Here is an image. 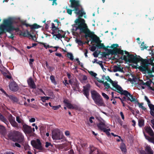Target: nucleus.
<instances>
[{"label":"nucleus","instance_id":"35","mask_svg":"<svg viewBox=\"0 0 154 154\" xmlns=\"http://www.w3.org/2000/svg\"><path fill=\"white\" fill-rule=\"evenodd\" d=\"M102 63H103L102 61H99L97 63V64L99 65L100 66H101L102 69L103 70V71H105L106 70V69L105 68H104V66H103Z\"/></svg>","mask_w":154,"mask_h":154},{"label":"nucleus","instance_id":"22","mask_svg":"<svg viewBox=\"0 0 154 154\" xmlns=\"http://www.w3.org/2000/svg\"><path fill=\"white\" fill-rule=\"evenodd\" d=\"M96 47L98 49L103 48L105 50V51H107V48L109 47V46H108L106 47L104 45L103 43H101V42H98L97 44L96 45Z\"/></svg>","mask_w":154,"mask_h":154},{"label":"nucleus","instance_id":"6","mask_svg":"<svg viewBox=\"0 0 154 154\" xmlns=\"http://www.w3.org/2000/svg\"><path fill=\"white\" fill-rule=\"evenodd\" d=\"M143 60V65L139 67L140 70L142 72L146 71L148 69V65H151L152 66V71L154 72V57H152L150 59H144Z\"/></svg>","mask_w":154,"mask_h":154},{"label":"nucleus","instance_id":"40","mask_svg":"<svg viewBox=\"0 0 154 154\" xmlns=\"http://www.w3.org/2000/svg\"><path fill=\"white\" fill-rule=\"evenodd\" d=\"M67 57H68V58H69L70 60H73V56L72 54L71 53H68L67 54Z\"/></svg>","mask_w":154,"mask_h":154},{"label":"nucleus","instance_id":"20","mask_svg":"<svg viewBox=\"0 0 154 154\" xmlns=\"http://www.w3.org/2000/svg\"><path fill=\"white\" fill-rule=\"evenodd\" d=\"M120 148L123 154H126L127 153L126 147L124 143L122 142L121 143Z\"/></svg>","mask_w":154,"mask_h":154},{"label":"nucleus","instance_id":"10","mask_svg":"<svg viewBox=\"0 0 154 154\" xmlns=\"http://www.w3.org/2000/svg\"><path fill=\"white\" fill-rule=\"evenodd\" d=\"M117 82L116 81H112L111 84L113 87L115 88V89L113 88H110L111 90L115 91L117 92L120 93L121 94L123 93L124 90H123L122 87L117 84Z\"/></svg>","mask_w":154,"mask_h":154},{"label":"nucleus","instance_id":"44","mask_svg":"<svg viewBox=\"0 0 154 154\" xmlns=\"http://www.w3.org/2000/svg\"><path fill=\"white\" fill-rule=\"evenodd\" d=\"M103 84L104 85V86L106 88L108 89L109 88H111L110 87L109 84L108 83L106 82H104Z\"/></svg>","mask_w":154,"mask_h":154},{"label":"nucleus","instance_id":"30","mask_svg":"<svg viewBox=\"0 0 154 154\" xmlns=\"http://www.w3.org/2000/svg\"><path fill=\"white\" fill-rule=\"evenodd\" d=\"M88 79L87 77L85 75H83L82 77V79L80 81L81 83L83 84H85L86 83V81Z\"/></svg>","mask_w":154,"mask_h":154},{"label":"nucleus","instance_id":"1","mask_svg":"<svg viewBox=\"0 0 154 154\" xmlns=\"http://www.w3.org/2000/svg\"><path fill=\"white\" fill-rule=\"evenodd\" d=\"M69 2H71L70 7L74 9L73 10L66 9L67 12L71 15L72 11H73L75 14L79 16L78 18L76 19L75 21L76 25L78 26L77 27H79L82 23V20H84L82 18V17L84 15H85L86 13L81 5L79 0H70Z\"/></svg>","mask_w":154,"mask_h":154},{"label":"nucleus","instance_id":"7","mask_svg":"<svg viewBox=\"0 0 154 154\" xmlns=\"http://www.w3.org/2000/svg\"><path fill=\"white\" fill-rule=\"evenodd\" d=\"M91 97L94 103L99 106H103L104 102L100 95L97 91L95 90L91 91Z\"/></svg>","mask_w":154,"mask_h":154},{"label":"nucleus","instance_id":"45","mask_svg":"<svg viewBox=\"0 0 154 154\" xmlns=\"http://www.w3.org/2000/svg\"><path fill=\"white\" fill-rule=\"evenodd\" d=\"M76 42L78 43L79 45L80 46L83 45L84 44L83 41L80 39H77Z\"/></svg>","mask_w":154,"mask_h":154},{"label":"nucleus","instance_id":"31","mask_svg":"<svg viewBox=\"0 0 154 154\" xmlns=\"http://www.w3.org/2000/svg\"><path fill=\"white\" fill-rule=\"evenodd\" d=\"M138 126L140 127H142L144 125V120L143 119H139L138 121Z\"/></svg>","mask_w":154,"mask_h":154},{"label":"nucleus","instance_id":"12","mask_svg":"<svg viewBox=\"0 0 154 154\" xmlns=\"http://www.w3.org/2000/svg\"><path fill=\"white\" fill-rule=\"evenodd\" d=\"M90 87L91 85L89 84H88L86 85L83 87V94L88 99H89V91Z\"/></svg>","mask_w":154,"mask_h":154},{"label":"nucleus","instance_id":"19","mask_svg":"<svg viewBox=\"0 0 154 154\" xmlns=\"http://www.w3.org/2000/svg\"><path fill=\"white\" fill-rule=\"evenodd\" d=\"M27 82L29 85L30 88L33 89H35L36 88V85L32 78H29L27 80Z\"/></svg>","mask_w":154,"mask_h":154},{"label":"nucleus","instance_id":"53","mask_svg":"<svg viewBox=\"0 0 154 154\" xmlns=\"http://www.w3.org/2000/svg\"><path fill=\"white\" fill-rule=\"evenodd\" d=\"M81 145L82 148L88 146L87 143L85 142L81 143Z\"/></svg>","mask_w":154,"mask_h":154},{"label":"nucleus","instance_id":"13","mask_svg":"<svg viewBox=\"0 0 154 154\" xmlns=\"http://www.w3.org/2000/svg\"><path fill=\"white\" fill-rule=\"evenodd\" d=\"M9 87L10 90L14 92L17 91L19 89L17 84L14 81L10 83Z\"/></svg>","mask_w":154,"mask_h":154},{"label":"nucleus","instance_id":"39","mask_svg":"<svg viewBox=\"0 0 154 154\" xmlns=\"http://www.w3.org/2000/svg\"><path fill=\"white\" fill-rule=\"evenodd\" d=\"M72 87L73 90L74 91H77V89H79V88L78 82H77L75 84V85H74V86L73 87Z\"/></svg>","mask_w":154,"mask_h":154},{"label":"nucleus","instance_id":"37","mask_svg":"<svg viewBox=\"0 0 154 154\" xmlns=\"http://www.w3.org/2000/svg\"><path fill=\"white\" fill-rule=\"evenodd\" d=\"M50 79L52 83H54L55 85L56 84V82L54 76L53 75H51L50 77Z\"/></svg>","mask_w":154,"mask_h":154},{"label":"nucleus","instance_id":"27","mask_svg":"<svg viewBox=\"0 0 154 154\" xmlns=\"http://www.w3.org/2000/svg\"><path fill=\"white\" fill-rule=\"evenodd\" d=\"M145 150L147 154H153V150L149 146H146L145 147Z\"/></svg>","mask_w":154,"mask_h":154},{"label":"nucleus","instance_id":"21","mask_svg":"<svg viewBox=\"0 0 154 154\" xmlns=\"http://www.w3.org/2000/svg\"><path fill=\"white\" fill-rule=\"evenodd\" d=\"M0 120L5 123L7 126L9 125L7 119L0 112Z\"/></svg>","mask_w":154,"mask_h":154},{"label":"nucleus","instance_id":"34","mask_svg":"<svg viewBox=\"0 0 154 154\" xmlns=\"http://www.w3.org/2000/svg\"><path fill=\"white\" fill-rule=\"evenodd\" d=\"M40 27H41V26H40L39 25H38L36 23H34L32 25L31 29H38V28Z\"/></svg>","mask_w":154,"mask_h":154},{"label":"nucleus","instance_id":"16","mask_svg":"<svg viewBox=\"0 0 154 154\" xmlns=\"http://www.w3.org/2000/svg\"><path fill=\"white\" fill-rule=\"evenodd\" d=\"M144 129L146 132L151 137L150 138H153L154 137V132L152 128L149 126H146Z\"/></svg>","mask_w":154,"mask_h":154},{"label":"nucleus","instance_id":"55","mask_svg":"<svg viewBox=\"0 0 154 154\" xmlns=\"http://www.w3.org/2000/svg\"><path fill=\"white\" fill-rule=\"evenodd\" d=\"M106 79L107 80V81L110 82L111 83L113 81H112L111 79L109 77V76H108L106 77Z\"/></svg>","mask_w":154,"mask_h":154},{"label":"nucleus","instance_id":"28","mask_svg":"<svg viewBox=\"0 0 154 154\" xmlns=\"http://www.w3.org/2000/svg\"><path fill=\"white\" fill-rule=\"evenodd\" d=\"M89 148L90 149L89 154H96L95 152L96 149L93 145H90Z\"/></svg>","mask_w":154,"mask_h":154},{"label":"nucleus","instance_id":"33","mask_svg":"<svg viewBox=\"0 0 154 154\" xmlns=\"http://www.w3.org/2000/svg\"><path fill=\"white\" fill-rule=\"evenodd\" d=\"M12 101L14 102H17L18 101V100L17 97L13 95H9L8 97Z\"/></svg>","mask_w":154,"mask_h":154},{"label":"nucleus","instance_id":"29","mask_svg":"<svg viewBox=\"0 0 154 154\" xmlns=\"http://www.w3.org/2000/svg\"><path fill=\"white\" fill-rule=\"evenodd\" d=\"M69 82L72 87H73L74 85H75V84L78 82L76 79H72L69 80Z\"/></svg>","mask_w":154,"mask_h":154},{"label":"nucleus","instance_id":"52","mask_svg":"<svg viewBox=\"0 0 154 154\" xmlns=\"http://www.w3.org/2000/svg\"><path fill=\"white\" fill-rule=\"evenodd\" d=\"M39 43L43 45L44 46V48H45L46 49H47L48 48H49V45H46V44L44 43L43 42H40Z\"/></svg>","mask_w":154,"mask_h":154},{"label":"nucleus","instance_id":"47","mask_svg":"<svg viewBox=\"0 0 154 154\" xmlns=\"http://www.w3.org/2000/svg\"><path fill=\"white\" fill-rule=\"evenodd\" d=\"M60 106H61L60 105L55 106H52V108L54 110H56L59 109Z\"/></svg>","mask_w":154,"mask_h":154},{"label":"nucleus","instance_id":"51","mask_svg":"<svg viewBox=\"0 0 154 154\" xmlns=\"http://www.w3.org/2000/svg\"><path fill=\"white\" fill-rule=\"evenodd\" d=\"M108 136H109L110 135V133L109 132L106 130V128H105L103 131Z\"/></svg>","mask_w":154,"mask_h":154},{"label":"nucleus","instance_id":"15","mask_svg":"<svg viewBox=\"0 0 154 154\" xmlns=\"http://www.w3.org/2000/svg\"><path fill=\"white\" fill-rule=\"evenodd\" d=\"M8 119L12 126L15 127H18V124L15 121V117H14L11 114L9 116Z\"/></svg>","mask_w":154,"mask_h":154},{"label":"nucleus","instance_id":"36","mask_svg":"<svg viewBox=\"0 0 154 154\" xmlns=\"http://www.w3.org/2000/svg\"><path fill=\"white\" fill-rule=\"evenodd\" d=\"M66 106L67 108L70 109H76L75 107L71 103H68V104L66 105Z\"/></svg>","mask_w":154,"mask_h":154},{"label":"nucleus","instance_id":"4","mask_svg":"<svg viewBox=\"0 0 154 154\" xmlns=\"http://www.w3.org/2000/svg\"><path fill=\"white\" fill-rule=\"evenodd\" d=\"M124 52L125 54H127V56L125 55H123V57L122 56L119 57V59L124 60L126 62L133 63L136 64L140 61L142 65H143V60H144V59L142 58L139 56H137L136 55L134 56L133 54H130L126 51H125Z\"/></svg>","mask_w":154,"mask_h":154},{"label":"nucleus","instance_id":"49","mask_svg":"<svg viewBox=\"0 0 154 154\" xmlns=\"http://www.w3.org/2000/svg\"><path fill=\"white\" fill-rule=\"evenodd\" d=\"M152 82L151 81H147L146 83H143V85H146L148 86H149L151 84Z\"/></svg>","mask_w":154,"mask_h":154},{"label":"nucleus","instance_id":"48","mask_svg":"<svg viewBox=\"0 0 154 154\" xmlns=\"http://www.w3.org/2000/svg\"><path fill=\"white\" fill-rule=\"evenodd\" d=\"M102 96L106 100H108L109 99V96L107 95H106L105 93H102Z\"/></svg>","mask_w":154,"mask_h":154},{"label":"nucleus","instance_id":"2","mask_svg":"<svg viewBox=\"0 0 154 154\" xmlns=\"http://www.w3.org/2000/svg\"><path fill=\"white\" fill-rule=\"evenodd\" d=\"M82 23L79 27H76V29H79L80 33H83L85 35V38L86 39L88 38H91L92 39V42L97 44L98 42H101L99 38L94 34V32H91L88 29L87 24L85 23V20H82Z\"/></svg>","mask_w":154,"mask_h":154},{"label":"nucleus","instance_id":"50","mask_svg":"<svg viewBox=\"0 0 154 154\" xmlns=\"http://www.w3.org/2000/svg\"><path fill=\"white\" fill-rule=\"evenodd\" d=\"M138 104L139 105V107L141 108L144 111H145L146 110V108L143 106V103H138Z\"/></svg>","mask_w":154,"mask_h":154},{"label":"nucleus","instance_id":"23","mask_svg":"<svg viewBox=\"0 0 154 154\" xmlns=\"http://www.w3.org/2000/svg\"><path fill=\"white\" fill-rule=\"evenodd\" d=\"M27 34L29 36L31 37L33 40H35L34 39V38H35V40H36L35 35H31V33L28 31H27V33L25 32H22V34H20V35H22L23 36L26 37L27 36Z\"/></svg>","mask_w":154,"mask_h":154},{"label":"nucleus","instance_id":"61","mask_svg":"<svg viewBox=\"0 0 154 154\" xmlns=\"http://www.w3.org/2000/svg\"><path fill=\"white\" fill-rule=\"evenodd\" d=\"M34 60L33 59H30L29 61V64L30 66L32 64V62L34 61Z\"/></svg>","mask_w":154,"mask_h":154},{"label":"nucleus","instance_id":"46","mask_svg":"<svg viewBox=\"0 0 154 154\" xmlns=\"http://www.w3.org/2000/svg\"><path fill=\"white\" fill-rule=\"evenodd\" d=\"M16 121L19 123H22V121L23 120L19 116H17L16 117Z\"/></svg>","mask_w":154,"mask_h":154},{"label":"nucleus","instance_id":"59","mask_svg":"<svg viewBox=\"0 0 154 154\" xmlns=\"http://www.w3.org/2000/svg\"><path fill=\"white\" fill-rule=\"evenodd\" d=\"M96 46H92L91 48V51H94L96 49Z\"/></svg>","mask_w":154,"mask_h":154},{"label":"nucleus","instance_id":"54","mask_svg":"<svg viewBox=\"0 0 154 154\" xmlns=\"http://www.w3.org/2000/svg\"><path fill=\"white\" fill-rule=\"evenodd\" d=\"M51 28L52 29H58V28L55 26L54 23H51Z\"/></svg>","mask_w":154,"mask_h":154},{"label":"nucleus","instance_id":"58","mask_svg":"<svg viewBox=\"0 0 154 154\" xmlns=\"http://www.w3.org/2000/svg\"><path fill=\"white\" fill-rule=\"evenodd\" d=\"M75 60L77 62V63H79V64L81 66V67H82L83 68V65L80 64V63H81L80 62V61L79 60V58H76Z\"/></svg>","mask_w":154,"mask_h":154},{"label":"nucleus","instance_id":"42","mask_svg":"<svg viewBox=\"0 0 154 154\" xmlns=\"http://www.w3.org/2000/svg\"><path fill=\"white\" fill-rule=\"evenodd\" d=\"M5 127L2 125H0V132L3 134L5 131Z\"/></svg>","mask_w":154,"mask_h":154},{"label":"nucleus","instance_id":"56","mask_svg":"<svg viewBox=\"0 0 154 154\" xmlns=\"http://www.w3.org/2000/svg\"><path fill=\"white\" fill-rule=\"evenodd\" d=\"M52 32L51 33V34L54 37L56 35V34H55L54 33H56L55 31H56L57 29H52Z\"/></svg>","mask_w":154,"mask_h":154},{"label":"nucleus","instance_id":"57","mask_svg":"<svg viewBox=\"0 0 154 154\" xmlns=\"http://www.w3.org/2000/svg\"><path fill=\"white\" fill-rule=\"evenodd\" d=\"M24 148L25 150H30V147L28 145L24 146Z\"/></svg>","mask_w":154,"mask_h":154},{"label":"nucleus","instance_id":"32","mask_svg":"<svg viewBox=\"0 0 154 154\" xmlns=\"http://www.w3.org/2000/svg\"><path fill=\"white\" fill-rule=\"evenodd\" d=\"M59 31H60L59 30H58V31L57 32L58 33L56 34V35L55 36H56V38H55V39H56V38H57L58 39H60L62 38H64L65 37V34L62 35L59 33Z\"/></svg>","mask_w":154,"mask_h":154},{"label":"nucleus","instance_id":"8","mask_svg":"<svg viewBox=\"0 0 154 154\" xmlns=\"http://www.w3.org/2000/svg\"><path fill=\"white\" fill-rule=\"evenodd\" d=\"M119 47V45L118 44H113L111 47H109V48H112L113 49H108L107 48V51H108V54H111L112 55H117L118 56V55L121 54L123 55L124 54V51L121 50L120 48H118L117 47Z\"/></svg>","mask_w":154,"mask_h":154},{"label":"nucleus","instance_id":"63","mask_svg":"<svg viewBox=\"0 0 154 154\" xmlns=\"http://www.w3.org/2000/svg\"><path fill=\"white\" fill-rule=\"evenodd\" d=\"M153 110L150 109V114L152 116L154 117V112H153Z\"/></svg>","mask_w":154,"mask_h":154},{"label":"nucleus","instance_id":"9","mask_svg":"<svg viewBox=\"0 0 154 154\" xmlns=\"http://www.w3.org/2000/svg\"><path fill=\"white\" fill-rule=\"evenodd\" d=\"M52 137L54 140H59L63 139L64 135L60 132V130L56 129L54 130L52 132Z\"/></svg>","mask_w":154,"mask_h":154},{"label":"nucleus","instance_id":"18","mask_svg":"<svg viewBox=\"0 0 154 154\" xmlns=\"http://www.w3.org/2000/svg\"><path fill=\"white\" fill-rule=\"evenodd\" d=\"M97 126L98 129L102 131L106 128V127L105 124V122L103 120L100 121L99 123L97 124Z\"/></svg>","mask_w":154,"mask_h":154},{"label":"nucleus","instance_id":"26","mask_svg":"<svg viewBox=\"0 0 154 154\" xmlns=\"http://www.w3.org/2000/svg\"><path fill=\"white\" fill-rule=\"evenodd\" d=\"M143 133L145 139L149 142L154 144V137L153 138H150L149 136L146 134L144 132H143Z\"/></svg>","mask_w":154,"mask_h":154},{"label":"nucleus","instance_id":"17","mask_svg":"<svg viewBox=\"0 0 154 154\" xmlns=\"http://www.w3.org/2000/svg\"><path fill=\"white\" fill-rule=\"evenodd\" d=\"M121 95H125L127 97H128V96H129L131 97V102H134L136 103L137 102H138V100H137L134 97V96L129 93L128 91L126 90H124L123 93Z\"/></svg>","mask_w":154,"mask_h":154},{"label":"nucleus","instance_id":"25","mask_svg":"<svg viewBox=\"0 0 154 154\" xmlns=\"http://www.w3.org/2000/svg\"><path fill=\"white\" fill-rule=\"evenodd\" d=\"M113 71L114 72H115L117 71H119L121 72H123L124 71L123 69V68H121L119 65L117 66L115 65L113 66Z\"/></svg>","mask_w":154,"mask_h":154},{"label":"nucleus","instance_id":"41","mask_svg":"<svg viewBox=\"0 0 154 154\" xmlns=\"http://www.w3.org/2000/svg\"><path fill=\"white\" fill-rule=\"evenodd\" d=\"M50 98V97H41V100L42 101V102H45L46 100H49Z\"/></svg>","mask_w":154,"mask_h":154},{"label":"nucleus","instance_id":"62","mask_svg":"<svg viewBox=\"0 0 154 154\" xmlns=\"http://www.w3.org/2000/svg\"><path fill=\"white\" fill-rule=\"evenodd\" d=\"M35 119L34 118H31L29 120V121L30 122H33L35 121Z\"/></svg>","mask_w":154,"mask_h":154},{"label":"nucleus","instance_id":"60","mask_svg":"<svg viewBox=\"0 0 154 154\" xmlns=\"http://www.w3.org/2000/svg\"><path fill=\"white\" fill-rule=\"evenodd\" d=\"M93 55L94 57H97L98 56V54L96 51H95L93 53Z\"/></svg>","mask_w":154,"mask_h":154},{"label":"nucleus","instance_id":"11","mask_svg":"<svg viewBox=\"0 0 154 154\" xmlns=\"http://www.w3.org/2000/svg\"><path fill=\"white\" fill-rule=\"evenodd\" d=\"M31 144L33 147L35 149L42 150L43 149L42 143L39 139H37L36 141L32 140L31 141Z\"/></svg>","mask_w":154,"mask_h":154},{"label":"nucleus","instance_id":"14","mask_svg":"<svg viewBox=\"0 0 154 154\" xmlns=\"http://www.w3.org/2000/svg\"><path fill=\"white\" fill-rule=\"evenodd\" d=\"M23 125V129L26 134H30L32 132V128L26 124H22Z\"/></svg>","mask_w":154,"mask_h":154},{"label":"nucleus","instance_id":"24","mask_svg":"<svg viewBox=\"0 0 154 154\" xmlns=\"http://www.w3.org/2000/svg\"><path fill=\"white\" fill-rule=\"evenodd\" d=\"M145 99L147 102L148 106L150 109L151 110H153V111H154V105L151 104V102L150 101L146 96H145Z\"/></svg>","mask_w":154,"mask_h":154},{"label":"nucleus","instance_id":"3","mask_svg":"<svg viewBox=\"0 0 154 154\" xmlns=\"http://www.w3.org/2000/svg\"><path fill=\"white\" fill-rule=\"evenodd\" d=\"M13 19L11 17L4 20L2 23L0 25V35L6 32L11 33L14 30L16 32L20 31L18 27H15L13 25Z\"/></svg>","mask_w":154,"mask_h":154},{"label":"nucleus","instance_id":"5","mask_svg":"<svg viewBox=\"0 0 154 154\" xmlns=\"http://www.w3.org/2000/svg\"><path fill=\"white\" fill-rule=\"evenodd\" d=\"M8 137L13 141H17L19 143H23L24 137L22 133L18 131H14L8 134Z\"/></svg>","mask_w":154,"mask_h":154},{"label":"nucleus","instance_id":"43","mask_svg":"<svg viewBox=\"0 0 154 154\" xmlns=\"http://www.w3.org/2000/svg\"><path fill=\"white\" fill-rule=\"evenodd\" d=\"M144 42H143L141 44V50H143L144 49H146L148 47L144 46Z\"/></svg>","mask_w":154,"mask_h":154},{"label":"nucleus","instance_id":"38","mask_svg":"<svg viewBox=\"0 0 154 154\" xmlns=\"http://www.w3.org/2000/svg\"><path fill=\"white\" fill-rule=\"evenodd\" d=\"M88 72L92 76L94 77L95 78H97L96 77V76L97 75L96 73L92 71H88Z\"/></svg>","mask_w":154,"mask_h":154},{"label":"nucleus","instance_id":"64","mask_svg":"<svg viewBox=\"0 0 154 154\" xmlns=\"http://www.w3.org/2000/svg\"><path fill=\"white\" fill-rule=\"evenodd\" d=\"M151 122L153 125V126H152V127L154 129V119L151 120Z\"/></svg>","mask_w":154,"mask_h":154}]
</instances>
